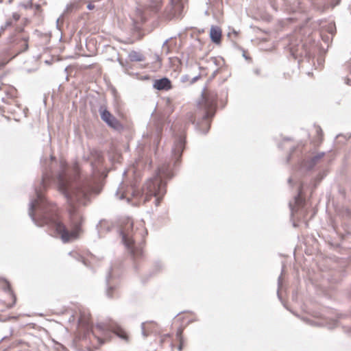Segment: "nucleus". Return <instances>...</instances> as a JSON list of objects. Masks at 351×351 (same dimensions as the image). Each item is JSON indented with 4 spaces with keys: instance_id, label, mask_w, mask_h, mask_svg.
Wrapping results in <instances>:
<instances>
[{
    "instance_id": "39",
    "label": "nucleus",
    "mask_w": 351,
    "mask_h": 351,
    "mask_svg": "<svg viewBox=\"0 0 351 351\" xmlns=\"http://www.w3.org/2000/svg\"><path fill=\"white\" fill-rule=\"evenodd\" d=\"M8 3H11L13 1V0H8Z\"/></svg>"
},
{
    "instance_id": "31",
    "label": "nucleus",
    "mask_w": 351,
    "mask_h": 351,
    "mask_svg": "<svg viewBox=\"0 0 351 351\" xmlns=\"http://www.w3.org/2000/svg\"><path fill=\"white\" fill-rule=\"evenodd\" d=\"M345 82L346 84L351 86V80H350L349 78H346L345 80Z\"/></svg>"
},
{
    "instance_id": "21",
    "label": "nucleus",
    "mask_w": 351,
    "mask_h": 351,
    "mask_svg": "<svg viewBox=\"0 0 351 351\" xmlns=\"http://www.w3.org/2000/svg\"><path fill=\"white\" fill-rule=\"evenodd\" d=\"M201 77V75L198 74L197 75L194 76L193 77H190V82L189 83V85H192L194 83H195L198 80H199Z\"/></svg>"
},
{
    "instance_id": "30",
    "label": "nucleus",
    "mask_w": 351,
    "mask_h": 351,
    "mask_svg": "<svg viewBox=\"0 0 351 351\" xmlns=\"http://www.w3.org/2000/svg\"><path fill=\"white\" fill-rule=\"evenodd\" d=\"M309 154H327L326 152H316V151H314V152H310Z\"/></svg>"
},
{
    "instance_id": "29",
    "label": "nucleus",
    "mask_w": 351,
    "mask_h": 351,
    "mask_svg": "<svg viewBox=\"0 0 351 351\" xmlns=\"http://www.w3.org/2000/svg\"><path fill=\"white\" fill-rule=\"evenodd\" d=\"M303 132L304 133V136H306V139H308L310 137V134H309L307 130H304Z\"/></svg>"
},
{
    "instance_id": "2",
    "label": "nucleus",
    "mask_w": 351,
    "mask_h": 351,
    "mask_svg": "<svg viewBox=\"0 0 351 351\" xmlns=\"http://www.w3.org/2000/svg\"><path fill=\"white\" fill-rule=\"evenodd\" d=\"M172 177V171L169 164H164L158 169L156 175L147 180L141 190L132 189L133 197L137 199L138 204H145L152 197H156V205L160 203V199L165 193L164 180Z\"/></svg>"
},
{
    "instance_id": "8",
    "label": "nucleus",
    "mask_w": 351,
    "mask_h": 351,
    "mask_svg": "<svg viewBox=\"0 0 351 351\" xmlns=\"http://www.w3.org/2000/svg\"><path fill=\"white\" fill-rule=\"evenodd\" d=\"M101 120L105 122L108 126L117 131L123 130V124L104 106H100L99 108Z\"/></svg>"
},
{
    "instance_id": "16",
    "label": "nucleus",
    "mask_w": 351,
    "mask_h": 351,
    "mask_svg": "<svg viewBox=\"0 0 351 351\" xmlns=\"http://www.w3.org/2000/svg\"><path fill=\"white\" fill-rule=\"evenodd\" d=\"M113 332L119 337L121 338L122 339L125 340V341H128L129 336H128L127 332L123 328H122L121 327H116L114 329Z\"/></svg>"
},
{
    "instance_id": "26",
    "label": "nucleus",
    "mask_w": 351,
    "mask_h": 351,
    "mask_svg": "<svg viewBox=\"0 0 351 351\" xmlns=\"http://www.w3.org/2000/svg\"><path fill=\"white\" fill-rule=\"evenodd\" d=\"M55 159V158L53 156H50V160H51V168H53L54 166H55V162L53 161V160Z\"/></svg>"
},
{
    "instance_id": "9",
    "label": "nucleus",
    "mask_w": 351,
    "mask_h": 351,
    "mask_svg": "<svg viewBox=\"0 0 351 351\" xmlns=\"http://www.w3.org/2000/svg\"><path fill=\"white\" fill-rule=\"evenodd\" d=\"M153 88L159 91H168L172 89L171 81L167 77H162L154 80Z\"/></svg>"
},
{
    "instance_id": "28",
    "label": "nucleus",
    "mask_w": 351,
    "mask_h": 351,
    "mask_svg": "<svg viewBox=\"0 0 351 351\" xmlns=\"http://www.w3.org/2000/svg\"><path fill=\"white\" fill-rule=\"evenodd\" d=\"M95 8V5L92 3H89L88 5H87V8L88 10H93V8Z\"/></svg>"
},
{
    "instance_id": "38",
    "label": "nucleus",
    "mask_w": 351,
    "mask_h": 351,
    "mask_svg": "<svg viewBox=\"0 0 351 351\" xmlns=\"http://www.w3.org/2000/svg\"><path fill=\"white\" fill-rule=\"evenodd\" d=\"M143 232H144V228H142V229H141V234H143Z\"/></svg>"
},
{
    "instance_id": "3",
    "label": "nucleus",
    "mask_w": 351,
    "mask_h": 351,
    "mask_svg": "<svg viewBox=\"0 0 351 351\" xmlns=\"http://www.w3.org/2000/svg\"><path fill=\"white\" fill-rule=\"evenodd\" d=\"M217 95L215 92H206V88L202 93V101L198 102V110L195 114H189V121L195 125V130L203 134L208 132L213 118L217 108Z\"/></svg>"
},
{
    "instance_id": "12",
    "label": "nucleus",
    "mask_w": 351,
    "mask_h": 351,
    "mask_svg": "<svg viewBox=\"0 0 351 351\" xmlns=\"http://www.w3.org/2000/svg\"><path fill=\"white\" fill-rule=\"evenodd\" d=\"M221 29L219 27L212 25L210 29V38L215 44H219L221 41Z\"/></svg>"
},
{
    "instance_id": "33",
    "label": "nucleus",
    "mask_w": 351,
    "mask_h": 351,
    "mask_svg": "<svg viewBox=\"0 0 351 351\" xmlns=\"http://www.w3.org/2000/svg\"><path fill=\"white\" fill-rule=\"evenodd\" d=\"M169 337L168 335H167V336H165L164 338H162V339H161V341H160L161 344H162V343H164V341H165V339H166L167 338H169Z\"/></svg>"
},
{
    "instance_id": "20",
    "label": "nucleus",
    "mask_w": 351,
    "mask_h": 351,
    "mask_svg": "<svg viewBox=\"0 0 351 351\" xmlns=\"http://www.w3.org/2000/svg\"><path fill=\"white\" fill-rule=\"evenodd\" d=\"M180 82L183 83V84H185L186 82H190V76L187 74H185V75H182L181 77H180Z\"/></svg>"
},
{
    "instance_id": "24",
    "label": "nucleus",
    "mask_w": 351,
    "mask_h": 351,
    "mask_svg": "<svg viewBox=\"0 0 351 351\" xmlns=\"http://www.w3.org/2000/svg\"><path fill=\"white\" fill-rule=\"evenodd\" d=\"M328 32L332 35H333L336 32V28L335 25L329 27Z\"/></svg>"
},
{
    "instance_id": "35",
    "label": "nucleus",
    "mask_w": 351,
    "mask_h": 351,
    "mask_svg": "<svg viewBox=\"0 0 351 351\" xmlns=\"http://www.w3.org/2000/svg\"><path fill=\"white\" fill-rule=\"evenodd\" d=\"M2 101H3V102H5V103H7V104H9V102H8V101H5V99H4V98H2Z\"/></svg>"
},
{
    "instance_id": "11",
    "label": "nucleus",
    "mask_w": 351,
    "mask_h": 351,
    "mask_svg": "<svg viewBox=\"0 0 351 351\" xmlns=\"http://www.w3.org/2000/svg\"><path fill=\"white\" fill-rule=\"evenodd\" d=\"M186 147V138L184 136H180L174 141L171 154H182Z\"/></svg>"
},
{
    "instance_id": "27",
    "label": "nucleus",
    "mask_w": 351,
    "mask_h": 351,
    "mask_svg": "<svg viewBox=\"0 0 351 351\" xmlns=\"http://www.w3.org/2000/svg\"><path fill=\"white\" fill-rule=\"evenodd\" d=\"M5 285H6V288L9 291V292H10V293L12 295V292L11 291V288H10V285L9 284V282H5Z\"/></svg>"
},
{
    "instance_id": "10",
    "label": "nucleus",
    "mask_w": 351,
    "mask_h": 351,
    "mask_svg": "<svg viewBox=\"0 0 351 351\" xmlns=\"http://www.w3.org/2000/svg\"><path fill=\"white\" fill-rule=\"evenodd\" d=\"M290 51L291 55L295 59L299 57H308L310 58L311 52L305 48L304 45H298L297 47H291Z\"/></svg>"
},
{
    "instance_id": "4",
    "label": "nucleus",
    "mask_w": 351,
    "mask_h": 351,
    "mask_svg": "<svg viewBox=\"0 0 351 351\" xmlns=\"http://www.w3.org/2000/svg\"><path fill=\"white\" fill-rule=\"evenodd\" d=\"M133 221L126 218L121 222V234L122 241L128 251L134 258H138L143 256V246L141 243H136L137 234L133 233Z\"/></svg>"
},
{
    "instance_id": "37",
    "label": "nucleus",
    "mask_w": 351,
    "mask_h": 351,
    "mask_svg": "<svg viewBox=\"0 0 351 351\" xmlns=\"http://www.w3.org/2000/svg\"><path fill=\"white\" fill-rule=\"evenodd\" d=\"M213 60H214V63H215V64H217V60H216V58H213Z\"/></svg>"
},
{
    "instance_id": "15",
    "label": "nucleus",
    "mask_w": 351,
    "mask_h": 351,
    "mask_svg": "<svg viewBox=\"0 0 351 351\" xmlns=\"http://www.w3.org/2000/svg\"><path fill=\"white\" fill-rule=\"evenodd\" d=\"M128 58L130 62H143L145 60V57L140 52L136 51H132L128 54Z\"/></svg>"
},
{
    "instance_id": "41",
    "label": "nucleus",
    "mask_w": 351,
    "mask_h": 351,
    "mask_svg": "<svg viewBox=\"0 0 351 351\" xmlns=\"http://www.w3.org/2000/svg\"><path fill=\"white\" fill-rule=\"evenodd\" d=\"M171 348H172V350L173 349V344H171Z\"/></svg>"
},
{
    "instance_id": "32",
    "label": "nucleus",
    "mask_w": 351,
    "mask_h": 351,
    "mask_svg": "<svg viewBox=\"0 0 351 351\" xmlns=\"http://www.w3.org/2000/svg\"><path fill=\"white\" fill-rule=\"evenodd\" d=\"M87 332H88V333L89 332H93V335H95V332H94V330H92V329H91L88 326H87Z\"/></svg>"
},
{
    "instance_id": "1",
    "label": "nucleus",
    "mask_w": 351,
    "mask_h": 351,
    "mask_svg": "<svg viewBox=\"0 0 351 351\" xmlns=\"http://www.w3.org/2000/svg\"><path fill=\"white\" fill-rule=\"evenodd\" d=\"M60 173L58 177L59 189L67 198L68 224L65 225L60 216L56 204L40 199V225L52 226L64 243L78 239L83 232L82 226L84 219L82 213L75 206V203L86 205L92 192L91 184L81 175L78 164L72 167L60 160Z\"/></svg>"
},
{
    "instance_id": "6",
    "label": "nucleus",
    "mask_w": 351,
    "mask_h": 351,
    "mask_svg": "<svg viewBox=\"0 0 351 351\" xmlns=\"http://www.w3.org/2000/svg\"><path fill=\"white\" fill-rule=\"evenodd\" d=\"M29 34L23 27H17L8 38L5 52L13 58L28 49Z\"/></svg>"
},
{
    "instance_id": "23",
    "label": "nucleus",
    "mask_w": 351,
    "mask_h": 351,
    "mask_svg": "<svg viewBox=\"0 0 351 351\" xmlns=\"http://www.w3.org/2000/svg\"><path fill=\"white\" fill-rule=\"evenodd\" d=\"M118 62L120 64V65L122 66L123 71H124L125 64H128V61H127V60L123 61L122 59H118Z\"/></svg>"
},
{
    "instance_id": "17",
    "label": "nucleus",
    "mask_w": 351,
    "mask_h": 351,
    "mask_svg": "<svg viewBox=\"0 0 351 351\" xmlns=\"http://www.w3.org/2000/svg\"><path fill=\"white\" fill-rule=\"evenodd\" d=\"M134 66V65L133 64L128 62V64H125V69H124L123 72L125 74H128L131 76L138 75L137 72L133 71Z\"/></svg>"
},
{
    "instance_id": "5",
    "label": "nucleus",
    "mask_w": 351,
    "mask_h": 351,
    "mask_svg": "<svg viewBox=\"0 0 351 351\" xmlns=\"http://www.w3.org/2000/svg\"><path fill=\"white\" fill-rule=\"evenodd\" d=\"M186 1L169 0V4L164 10V16L168 20L180 17L183 11L184 3ZM141 1L146 9L154 13H158L160 10L162 3V0H141Z\"/></svg>"
},
{
    "instance_id": "14",
    "label": "nucleus",
    "mask_w": 351,
    "mask_h": 351,
    "mask_svg": "<svg viewBox=\"0 0 351 351\" xmlns=\"http://www.w3.org/2000/svg\"><path fill=\"white\" fill-rule=\"evenodd\" d=\"M315 129V136H313V139L311 141V143L313 145L314 147H317L322 143L323 141V131L320 126L314 125Z\"/></svg>"
},
{
    "instance_id": "7",
    "label": "nucleus",
    "mask_w": 351,
    "mask_h": 351,
    "mask_svg": "<svg viewBox=\"0 0 351 351\" xmlns=\"http://www.w3.org/2000/svg\"><path fill=\"white\" fill-rule=\"evenodd\" d=\"M306 143V140L295 141L291 138L286 137L284 138L282 141L278 144V147L281 151L287 152V154H302Z\"/></svg>"
},
{
    "instance_id": "22",
    "label": "nucleus",
    "mask_w": 351,
    "mask_h": 351,
    "mask_svg": "<svg viewBox=\"0 0 351 351\" xmlns=\"http://www.w3.org/2000/svg\"><path fill=\"white\" fill-rule=\"evenodd\" d=\"M20 19V14L16 13V12H14L12 14V19L14 21V22H17Z\"/></svg>"
},
{
    "instance_id": "18",
    "label": "nucleus",
    "mask_w": 351,
    "mask_h": 351,
    "mask_svg": "<svg viewBox=\"0 0 351 351\" xmlns=\"http://www.w3.org/2000/svg\"><path fill=\"white\" fill-rule=\"evenodd\" d=\"M13 25V21L12 19H8L4 25H1L0 27V36L2 33L9 27H12Z\"/></svg>"
},
{
    "instance_id": "19",
    "label": "nucleus",
    "mask_w": 351,
    "mask_h": 351,
    "mask_svg": "<svg viewBox=\"0 0 351 351\" xmlns=\"http://www.w3.org/2000/svg\"><path fill=\"white\" fill-rule=\"evenodd\" d=\"M182 329H180L178 332H177V337L179 339V341H180V344L178 346V350L179 351H182V349H183V346H184V340H183V338L182 337Z\"/></svg>"
},
{
    "instance_id": "25",
    "label": "nucleus",
    "mask_w": 351,
    "mask_h": 351,
    "mask_svg": "<svg viewBox=\"0 0 351 351\" xmlns=\"http://www.w3.org/2000/svg\"><path fill=\"white\" fill-rule=\"evenodd\" d=\"M218 72H219V69H218L215 70L213 72L212 75H210V80H211L214 79L216 77V75H217Z\"/></svg>"
},
{
    "instance_id": "36",
    "label": "nucleus",
    "mask_w": 351,
    "mask_h": 351,
    "mask_svg": "<svg viewBox=\"0 0 351 351\" xmlns=\"http://www.w3.org/2000/svg\"><path fill=\"white\" fill-rule=\"evenodd\" d=\"M7 110H8V112H12V110L11 108H7Z\"/></svg>"
},
{
    "instance_id": "13",
    "label": "nucleus",
    "mask_w": 351,
    "mask_h": 351,
    "mask_svg": "<svg viewBox=\"0 0 351 351\" xmlns=\"http://www.w3.org/2000/svg\"><path fill=\"white\" fill-rule=\"evenodd\" d=\"M351 138V133L339 134L335 136L333 142V146L335 149L340 148L348 139Z\"/></svg>"
},
{
    "instance_id": "34",
    "label": "nucleus",
    "mask_w": 351,
    "mask_h": 351,
    "mask_svg": "<svg viewBox=\"0 0 351 351\" xmlns=\"http://www.w3.org/2000/svg\"><path fill=\"white\" fill-rule=\"evenodd\" d=\"M168 41H169V39L165 40L162 44V46L164 47L165 45H166L167 44Z\"/></svg>"
},
{
    "instance_id": "40",
    "label": "nucleus",
    "mask_w": 351,
    "mask_h": 351,
    "mask_svg": "<svg viewBox=\"0 0 351 351\" xmlns=\"http://www.w3.org/2000/svg\"><path fill=\"white\" fill-rule=\"evenodd\" d=\"M340 1H341V0H337V4L339 3Z\"/></svg>"
}]
</instances>
